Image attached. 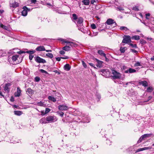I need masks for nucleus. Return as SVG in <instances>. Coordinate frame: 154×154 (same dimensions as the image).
Returning a JSON list of instances; mask_svg holds the SVG:
<instances>
[{
	"mask_svg": "<svg viewBox=\"0 0 154 154\" xmlns=\"http://www.w3.org/2000/svg\"><path fill=\"white\" fill-rule=\"evenodd\" d=\"M46 118L47 123L54 122L56 121L57 120L56 117L54 116H49L47 117Z\"/></svg>",
	"mask_w": 154,
	"mask_h": 154,
	"instance_id": "1",
	"label": "nucleus"
},
{
	"mask_svg": "<svg viewBox=\"0 0 154 154\" xmlns=\"http://www.w3.org/2000/svg\"><path fill=\"white\" fill-rule=\"evenodd\" d=\"M112 74L113 79H119L121 77V74L115 70H112Z\"/></svg>",
	"mask_w": 154,
	"mask_h": 154,
	"instance_id": "2",
	"label": "nucleus"
},
{
	"mask_svg": "<svg viewBox=\"0 0 154 154\" xmlns=\"http://www.w3.org/2000/svg\"><path fill=\"white\" fill-rule=\"evenodd\" d=\"M10 5L11 8H15L19 6V4L14 0H11L10 1Z\"/></svg>",
	"mask_w": 154,
	"mask_h": 154,
	"instance_id": "3",
	"label": "nucleus"
},
{
	"mask_svg": "<svg viewBox=\"0 0 154 154\" xmlns=\"http://www.w3.org/2000/svg\"><path fill=\"white\" fill-rule=\"evenodd\" d=\"M83 19L82 17L78 18V19L76 21H74V22L78 26H81L83 25Z\"/></svg>",
	"mask_w": 154,
	"mask_h": 154,
	"instance_id": "4",
	"label": "nucleus"
},
{
	"mask_svg": "<svg viewBox=\"0 0 154 154\" xmlns=\"http://www.w3.org/2000/svg\"><path fill=\"white\" fill-rule=\"evenodd\" d=\"M131 42V38L130 36L128 35L124 36L122 41V43H127Z\"/></svg>",
	"mask_w": 154,
	"mask_h": 154,
	"instance_id": "5",
	"label": "nucleus"
},
{
	"mask_svg": "<svg viewBox=\"0 0 154 154\" xmlns=\"http://www.w3.org/2000/svg\"><path fill=\"white\" fill-rule=\"evenodd\" d=\"M151 135V134H145L143 135L140 137L138 140L137 143H140L143 140L144 138L148 137H150Z\"/></svg>",
	"mask_w": 154,
	"mask_h": 154,
	"instance_id": "6",
	"label": "nucleus"
},
{
	"mask_svg": "<svg viewBox=\"0 0 154 154\" xmlns=\"http://www.w3.org/2000/svg\"><path fill=\"white\" fill-rule=\"evenodd\" d=\"M69 108L67 106L64 105H60L58 106V109L60 110H67Z\"/></svg>",
	"mask_w": 154,
	"mask_h": 154,
	"instance_id": "7",
	"label": "nucleus"
},
{
	"mask_svg": "<svg viewBox=\"0 0 154 154\" xmlns=\"http://www.w3.org/2000/svg\"><path fill=\"white\" fill-rule=\"evenodd\" d=\"M106 23L109 25H114L113 27H115L117 26V24L114 22V20L112 19H108L106 22Z\"/></svg>",
	"mask_w": 154,
	"mask_h": 154,
	"instance_id": "8",
	"label": "nucleus"
},
{
	"mask_svg": "<svg viewBox=\"0 0 154 154\" xmlns=\"http://www.w3.org/2000/svg\"><path fill=\"white\" fill-rule=\"evenodd\" d=\"M23 10L22 11V15L24 16H26L27 14L28 11H30V9H28L26 7L24 6L23 8Z\"/></svg>",
	"mask_w": 154,
	"mask_h": 154,
	"instance_id": "9",
	"label": "nucleus"
},
{
	"mask_svg": "<svg viewBox=\"0 0 154 154\" xmlns=\"http://www.w3.org/2000/svg\"><path fill=\"white\" fill-rule=\"evenodd\" d=\"M103 75L106 77H107L109 76L110 75V72L108 69H103L102 70Z\"/></svg>",
	"mask_w": 154,
	"mask_h": 154,
	"instance_id": "10",
	"label": "nucleus"
},
{
	"mask_svg": "<svg viewBox=\"0 0 154 154\" xmlns=\"http://www.w3.org/2000/svg\"><path fill=\"white\" fill-rule=\"evenodd\" d=\"M35 61L37 62L38 63H46V61L45 60L42 58L39 57H37L35 59Z\"/></svg>",
	"mask_w": 154,
	"mask_h": 154,
	"instance_id": "11",
	"label": "nucleus"
},
{
	"mask_svg": "<svg viewBox=\"0 0 154 154\" xmlns=\"http://www.w3.org/2000/svg\"><path fill=\"white\" fill-rule=\"evenodd\" d=\"M37 51H40L45 50V47L43 46H40L38 47L36 49Z\"/></svg>",
	"mask_w": 154,
	"mask_h": 154,
	"instance_id": "12",
	"label": "nucleus"
},
{
	"mask_svg": "<svg viewBox=\"0 0 154 154\" xmlns=\"http://www.w3.org/2000/svg\"><path fill=\"white\" fill-rule=\"evenodd\" d=\"M136 72V70L131 68H129L128 69L125 70V73H134Z\"/></svg>",
	"mask_w": 154,
	"mask_h": 154,
	"instance_id": "13",
	"label": "nucleus"
},
{
	"mask_svg": "<svg viewBox=\"0 0 154 154\" xmlns=\"http://www.w3.org/2000/svg\"><path fill=\"white\" fill-rule=\"evenodd\" d=\"M21 91L19 88H17V91L15 93V97H19L20 95Z\"/></svg>",
	"mask_w": 154,
	"mask_h": 154,
	"instance_id": "14",
	"label": "nucleus"
},
{
	"mask_svg": "<svg viewBox=\"0 0 154 154\" xmlns=\"http://www.w3.org/2000/svg\"><path fill=\"white\" fill-rule=\"evenodd\" d=\"M98 53L101 56L105 57L106 59H107L106 57V54L104 53L103 51L102 50H99L98 51Z\"/></svg>",
	"mask_w": 154,
	"mask_h": 154,
	"instance_id": "15",
	"label": "nucleus"
},
{
	"mask_svg": "<svg viewBox=\"0 0 154 154\" xmlns=\"http://www.w3.org/2000/svg\"><path fill=\"white\" fill-rule=\"evenodd\" d=\"M71 69V66L69 65L68 64H65L64 66V70L67 71H69Z\"/></svg>",
	"mask_w": 154,
	"mask_h": 154,
	"instance_id": "16",
	"label": "nucleus"
},
{
	"mask_svg": "<svg viewBox=\"0 0 154 154\" xmlns=\"http://www.w3.org/2000/svg\"><path fill=\"white\" fill-rule=\"evenodd\" d=\"M139 83L144 87H146L148 85L147 82L146 81H141L139 82Z\"/></svg>",
	"mask_w": 154,
	"mask_h": 154,
	"instance_id": "17",
	"label": "nucleus"
},
{
	"mask_svg": "<svg viewBox=\"0 0 154 154\" xmlns=\"http://www.w3.org/2000/svg\"><path fill=\"white\" fill-rule=\"evenodd\" d=\"M58 40H59L61 41V42H62V44L65 43H67L68 44H69L70 42L68 41L66 39H63L62 38H59L58 39Z\"/></svg>",
	"mask_w": 154,
	"mask_h": 154,
	"instance_id": "18",
	"label": "nucleus"
},
{
	"mask_svg": "<svg viewBox=\"0 0 154 154\" xmlns=\"http://www.w3.org/2000/svg\"><path fill=\"white\" fill-rule=\"evenodd\" d=\"M120 29L125 32L129 31V29L127 27L124 26H122L120 27Z\"/></svg>",
	"mask_w": 154,
	"mask_h": 154,
	"instance_id": "19",
	"label": "nucleus"
},
{
	"mask_svg": "<svg viewBox=\"0 0 154 154\" xmlns=\"http://www.w3.org/2000/svg\"><path fill=\"white\" fill-rule=\"evenodd\" d=\"M10 85V84L8 83L5 84L4 89L5 91H9V88L8 87Z\"/></svg>",
	"mask_w": 154,
	"mask_h": 154,
	"instance_id": "20",
	"label": "nucleus"
},
{
	"mask_svg": "<svg viewBox=\"0 0 154 154\" xmlns=\"http://www.w3.org/2000/svg\"><path fill=\"white\" fill-rule=\"evenodd\" d=\"M82 2L85 5H88L90 3V1L89 0H83Z\"/></svg>",
	"mask_w": 154,
	"mask_h": 154,
	"instance_id": "21",
	"label": "nucleus"
},
{
	"mask_svg": "<svg viewBox=\"0 0 154 154\" xmlns=\"http://www.w3.org/2000/svg\"><path fill=\"white\" fill-rule=\"evenodd\" d=\"M40 122L42 124L47 123V121L46 120V118H42L40 120Z\"/></svg>",
	"mask_w": 154,
	"mask_h": 154,
	"instance_id": "22",
	"label": "nucleus"
},
{
	"mask_svg": "<svg viewBox=\"0 0 154 154\" xmlns=\"http://www.w3.org/2000/svg\"><path fill=\"white\" fill-rule=\"evenodd\" d=\"M70 47L69 46H66L63 48L62 49L66 51H68L70 50Z\"/></svg>",
	"mask_w": 154,
	"mask_h": 154,
	"instance_id": "23",
	"label": "nucleus"
},
{
	"mask_svg": "<svg viewBox=\"0 0 154 154\" xmlns=\"http://www.w3.org/2000/svg\"><path fill=\"white\" fill-rule=\"evenodd\" d=\"M14 113L15 115L20 116L22 115V112L20 111H14Z\"/></svg>",
	"mask_w": 154,
	"mask_h": 154,
	"instance_id": "24",
	"label": "nucleus"
},
{
	"mask_svg": "<svg viewBox=\"0 0 154 154\" xmlns=\"http://www.w3.org/2000/svg\"><path fill=\"white\" fill-rule=\"evenodd\" d=\"M48 99L49 100L53 101L54 102L56 101V99L54 97L51 96H49Z\"/></svg>",
	"mask_w": 154,
	"mask_h": 154,
	"instance_id": "25",
	"label": "nucleus"
},
{
	"mask_svg": "<svg viewBox=\"0 0 154 154\" xmlns=\"http://www.w3.org/2000/svg\"><path fill=\"white\" fill-rule=\"evenodd\" d=\"M73 19H72V21L74 22V21H76L78 18L77 15L75 14H74L72 15Z\"/></svg>",
	"mask_w": 154,
	"mask_h": 154,
	"instance_id": "26",
	"label": "nucleus"
},
{
	"mask_svg": "<svg viewBox=\"0 0 154 154\" xmlns=\"http://www.w3.org/2000/svg\"><path fill=\"white\" fill-rule=\"evenodd\" d=\"M0 27L5 30H8L9 28L8 27L4 25L2 23H0Z\"/></svg>",
	"mask_w": 154,
	"mask_h": 154,
	"instance_id": "27",
	"label": "nucleus"
},
{
	"mask_svg": "<svg viewBox=\"0 0 154 154\" xmlns=\"http://www.w3.org/2000/svg\"><path fill=\"white\" fill-rule=\"evenodd\" d=\"M96 60L98 63V65H97V67H100L102 65V62L101 61H100L97 59H96Z\"/></svg>",
	"mask_w": 154,
	"mask_h": 154,
	"instance_id": "28",
	"label": "nucleus"
},
{
	"mask_svg": "<svg viewBox=\"0 0 154 154\" xmlns=\"http://www.w3.org/2000/svg\"><path fill=\"white\" fill-rule=\"evenodd\" d=\"M19 56L18 55H14L12 57V59L14 61H15L17 60V58Z\"/></svg>",
	"mask_w": 154,
	"mask_h": 154,
	"instance_id": "29",
	"label": "nucleus"
},
{
	"mask_svg": "<svg viewBox=\"0 0 154 154\" xmlns=\"http://www.w3.org/2000/svg\"><path fill=\"white\" fill-rule=\"evenodd\" d=\"M126 49L127 48L126 47H121L120 50L121 53H123Z\"/></svg>",
	"mask_w": 154,
	"mask_h": 154,
	"instance_id": "30",
	"label": "nucleus"
},
{
	"mask_svg": "<svg viewBox=\"0 0 154 154\" xmlns=\"http://www.w3.org/2000/svg\"><path fill=\"white\" fill-rule=\"evenodd\" d=\"M132 38L135 40H138L140 39V36L138 35H134L133 36Z\"/></svg>",
	"mask_w": 154,
	"mask_h": 154,
	"instance_id": "31",
	"label": "nucleus"
},
{
	"mask_svg": "<svg viewBox=\"0 0 154 154\" xmlns=\"http://www.w3.org/2000/svg\"><path fill=\"white\" fill-rule=\"evenodd\" d=\"M27 92L29 94L34 93L33 91L30 88H29L27 89Z\"/></svg>",
	"mask_w": 154,
	"mask_h": 154,
	"instance_id": "32",
	"label": "nucleus"
},
{
	"mask_svg": "<svg viewBox=\"0 0 154 154\" xmlns=\"http://www.w3.org/2000/svg\"><path fill=\"white\" fill-rule=\"evenodd\" d=\"M46 55L47 57H48L49 58H51L53 57V55L51 53H47V54H46Z\"/></svg>",
	"mask_w": 154,
	"mask_h": 154,
	"instance_id": "33",
	"label": "nucleus"
},
{
	"mask_svg": "<svg viewBox=\"0 0 154 154\" xmlns=\"http://www.w3.org/2000/svg\"><path fill=\"white\" fill-rule=\"evenodd\" d=\"M98 0H91V4H94V3H97L98 2Z\"/></svg>",
	"mask_w": 154,
	"mask_h": 154,
	"instance_id": "34",
	"label": "nucleus"
},
{
	"mask_svg": "<svg viewBox=\"0 0 154 154\" xmlns=\"http://www.w3.org/2000/svg\"><path fill=\"white\" fill-rule=\"evenodd\" d=\"M153 89L152 87H149L147 88V91L148 92H152Z\"/></svg>",
	"mask_w": 154,
	"mask_h": 154,
	"instance_id": "35",
	"label": "nucleus"
},
{
	"mask_svg": "<svg viewBox=\"0 0 154 154\" xmlns=\"http://www.w3.org/2000/svg\"><path fill=\"white\" fill-rule=\"evenodd\" d=\"M57 113L60 116H61V117H63L64 115V112H57Z\"/></svg>",
	"mask_w": 154,
	"mask_h": 154,
	"instance_id": "36",
	"label": "nucleus"
},
{
	"mask_svg": "<svg viewBox=\"0 0 154 154\" xmlns=\"http://www.w3.org/2000/svg\"><path fill=\"white\" fill-rule=\"evenodd\" d=\"M152 148V147L151 146H149L147 147H144L143 148V151L146 150H148V149H151Z\"/></svg>",
	"mask_w": 154,
	"mask_h": 154,
	"instance_id": "37",
	"label": "nucleus"
},
{
	"mask_svg": "<svg viewBox=\"0 0 154 154\" xmlns=\"http://www.w3.org/2000/svg\"><path fill=\"white\" fill-rule=\"evenodd\" d=\"M50 111V109L48 108H46L45 109V113L43 114V115H45L46 114H47L48 113V112H49Z\"/></svg>",
	"mask_w": 154,
	"mask_h": 154,
	"instance_id": "38",
	"label": "nucleus"
},
{
	"mask_svg": "<svg viewBox=\"0 0 154 154\" xmlns=\"http://www.w3.org/2000/svg\"><path fill=\"white\" fill-rule=\"evenodd\" d=\"M37 2L36 0H31L30 1H29L27 2H30L32 3H34L35 4Z\"/></svg>",
	"mask_w": 154,
	"mask_h": 154,
	"instance_id": "39",
	"label": "nucleus"
},
{
	"mask_svg": "<svg viewBox=\"0 0 154 154\" xmlns=\"http://www.w3.org/2000/svg\"><path fill=\"white\" fill-rule=\"evenodd\" d=\"M129 45L131 46L132 48H137V45L136 44H133L132 43H130L129 44Z\"/></svg>",
	"mask_w": 154,
	"mask_h": 154,
	"instance_id": "40",
	"label": "nucleus"
},
{
	"mask_svg": "<svg viewBox=\"0 0 154 154\" xmlns=\"http://www.w3.org/2000/svg\"><path fill=\"white\" fill-rule=\"evenodd\" d=\"M91 28L93 29H94L96 28V25L94 23L92 24L91 25Z\"/></svg>",
	"mask_w": 154,
	"mask_h": 154,
	"instance_id": "41",
	"label": "nucleus"
},
{
	"mask_svg": "<svg viewBox=\"0 0 154 154\" xmlns=\"http://www.w3.org/2000/svg\"><path fill=\"white\" fill-rule=\"evenodd\" d=\"M40 71L41 72H42V73H45L46 74H48V72L47 71H45L43 69H41L40 70Z\"/></svg>",
	"mask_w": 154,
	"mask_h": 154,
	"instance_id": "42",
	"label": "nucleus"
},
{
	"mask_svg": "<svg viewBox=\"0 0 154 154\" xmlns=\"http://www.w3.org/2000/svg\"><path fill=\"white\" fill-rule=\"evenodd\" d=\"M27 53H29L30 54H33L35 52V51H28L26 52Z\"/></svg>",
	"mask_w": 154,
	"mask_h": 154,
	"instance_id": "43",
	"label": "nucleus"
},
{
	"mask_svg": "<svg viewBox=\"0 0 154 154\" xmlns=\"http://www.w3.org/2000/svg\"><path fill=\"white\" fill-rule=\"evenodd\" d=\"M69 45L71 47H73L75 46V44L72 42H70L69 44Z\"/></svg>",
	"mask_w": 154,
	"mask_h": 154,
	"instance_id": "44",
	"label": "nucleus"
},
{
	"mask_svg": "<svg viewBox=\"0 0 154 154\" xmlns=\"http://www.w3.org/2000/svg\"><path fill=\"white\" fill-rule=\"evenodd\" d=\"M134 66H141V65H140V62H137L134 64Z\"/></svg>",
	"mask_w": 154,
	"mask_h": 154,
	"instance_id": "45",
	"label": "nucleus"
},
{
	"mask_svg": "<svg viewBox=\"0 0 154 154\" xmlns=\"http://www.w3.org/2000/svg\"><path fill=\"white\" fill-rule=\"evenodd\" d=\"M140 42L142 44H145L146 43V41L143 39H141L140 40Z\"/></svg>",
	"mask_w": 154,
	"mask_h": 154,
	"instance_id": "46",
	"label": "nucleus"
},
{
	"mask_svg": "<svg viewBox=\"0 0 154 154\" xmlns=\"http://www.w3.org/2000/svg\"><path fill=\"white\" fill-rule=\"evenodd\" d=\"M59 53L63 55L65 54V52L63 50H60L59 51Z\"/></svg>",
	"mask_w": 154,
	"mask_h": 154,
	"instance_id": "47",
	"label": "nucleus"
},
{
	"mask_svg": "<svg viewBox=\"0 0 154 154\" xmlns=\"http://www.w3.org/2000/svg\"><path fill=\"white\" fill-rule=\"evenodd\" d=\"M133 10L134 11H139V9L138 7L137 6H135L133 8Z\"/></svg>",
	"mask_w": 154,
	"mask_h": 154,
	"instance_id": "48",
	"label": "nucleus"
},
{
	"mask_svg": "<svg viewBox=\"0 0 154 154\" xmlns=\"http://www.w3.org/2000/svg\"><path fill=\"white\" fill-rule=\"evenodd\" d=\"M82 65H83V66L85 68H86L87 67V65L86 64V63H85V62L83 61H82Z\"/></svg>",
	"mask_w": 154,
	"mask_h": 154,
	"instance_id": "49",
	"label": "nucleus"
},
{
	"mask_svg": "<svg viewBox=\"0 0 154 154\" xmlns=\"http://www.w3.org/2000/svg\"><path fill=\"white\" fill-rule=\"evenodd\" d=\"M146 18L147 19H149V18L148 17H149L150 16V14L149 13H147L146 14Z\"/></svg>",
	"mask_w": 154,
	"mask_h": 154,
	"instance_id": "50",
	"label": "nucleus"
},
{
	"mask_svg": "<svg viewBox=\"0 0 154 154\" xmlns=\"http://www.w3.org/2000/svg\"><path fill=\"white\" fill-rule=\"evenodd\" d=\"M35 79L36 82H38L40 80V79L39 77H36L35 78Z\"/></svg>",
	"mask_w": 154,
	"mask_h": 154,
	"instance_id": "51",
	"label": "nucleus"
},
{
	"mask_svg": "<svg viewBox=\"0 0 154 154\" xmlns=\"http://www.w3.org/2000/svg\"><path fill=\"white\" fill-rule=\"evenodd\" d=\"M17 53L19 54H21L25 53H26V52L23 51H19Z\"/></svg>",
	"mask_w": 154,
	"mask_h": 154,
	"instance_id": "52",
	"label": "nucleus"
},
{
	"mask_svg": "<svg viewBox=\"0 0 154 154\" xmlns=\"http://www.w3.org/2000/svg\"><path fill=\"white\" fill-rule=\"evenodd\" d=\"M33 57V56L32 54H30L29 56V59L30 60H31Z\"/></svg>",
	"mask_w": 154,
	"mask_h": 154,
	"instance_id": "53",
	"label": "nucleus"
},
{
	"mask_svg": "<svg viewBox=\"0 0 154 154\" xmlns=\"http://www.w3.org/2000/svg\"><path fill=\"white\" fill-rule=\"evenodd\" d=\"M61 59H68L69 58V57L67 56H64V57H61Z\"/></svg>",
	"mask_w": 154,
	"mask_h": 154,
	"instance_id": "54",
	"label": "nucleus"
},
{
	"mask_svg": "<svg viewBox=\"0 0 154 154\" xmlns=\"http://www.w3.org/2000/svg\"><path fill=\"white\" fill-rule=\"evenodd\" d=\"M143 151V148H139V149H138L137 150L136 152H140L141 151Z\"/></svg>",
	"mask_w": 154,
	"mask_h": 154,
	"instance_id": "55",
	"label": "nucleus"
},
{
	"mask_svg": "<svg viewBox=\"0 0 154 154\" xmlns=\"http://www.w3.org/2000/svg\"><path fill=\"white\" fill-rule=\"evenodd\" d=\"M61 57H57L56 58V60H57L58 61H60V60H61Z\"/></svg>",
	"mask_w": 154,
	"mask_h": 154,
	"instance_id": "56",
	"label": "nucleus"
},
{
	"mask_svg": "<svg viewBox=\"0 0 154 154\" xmlns=\"http://www.w3.org/2000/svg\"><path fill=\"white\" fill-rule=\"evenodd\" d=\"M38 105L42 106L44 105L43 103L41 102H39L38 103Z\"/></svg>",
	"mask_w": 154,
	"mask_h": 154,
	"instance_id": "57",
	"label": "nucleus"
},
{
	"mask_svg": "<svg viewBox=\"0 0 154 154\" xmlns=\"http://www.w3.org/2000/svg\"><path fill=\"white\" fill-rule=\"evenodd\" d=\"M10 100L11 102H13L14 101V98L13 97H11Z\"/></svg>",
	"mask_w": 154,
	"mask_h": 154,
	"instance_id": "58",
	"label": "nucleus"
},
{
	"mask_svg": "<svg viewBox=\"0 0 154 154\" xmlns=\"http://www.w3.org/2000/svg\"><path fill=\"white\" fill-rule=\"evenodd\" d=\"M131 50L133 52L136 53L137 52L134 49H131Z\"/></svg>",
	"mask_w": 154,
	"mask_h": 154,
	"instance_id": "59",
	"label": "nucleus"
},
{
	"mask_svg": "<svg viewBox=\"0 0 154 154\" xmlns=\"http://www.w3.org/2000/svg\"><path fill=\"white\" fill-rule=\"evenodd\" d=\"M3 95L1 92L0 91V97H1Z\"/></svg>",
	"mask_w": 154,
	"mask_h": 154,
	"instance_id": "60",
	"label": "nucleus"
},
{
	"mask_svg": "<svg viewBox=\"0 0 154 154\" xmlns=\"http://www.w3.org/2000/svg\"><path fill=\"white\" fill-rule=\"evenodd\" d=\"M46 51L47 52H51V50H46L45 51Z\"/></svg>",
	"mask_w": 154,
	"mask_h": 154,
	"instance_id": "61",
	"label": "nucleus"
},
{
	"mask_svg": "<svg viewBox=\"0 0 154 154\" xmlns=\"http://www.w3.org/2000/svg\"><path fill=\"white\" fill-rule=\"evenodd\" d=\"M149 100L147 101H149V100H150L152 98V97L151 96H149L148 97Z\"/></svg>",
	"mask_w": 154,
	"mask_h": 154,
	"instance_id": "62",
	"label": "nucleus"
},
{
	"mask_svg": "<svg viewBox=\"0 0 154 154\" xmlns=\"http://www.w3.org/2000/svg\"><path fill=\"white\" fill-rule=\"evenodd\" d=\"M89 64L91 66H93V64L92 63H89Z\"/></svg>",
	"mask_w": 154,
	"mask_h": 154,
	"instance_id": "63",
	"label": "nucleus"
},
{
	"mask_svg": "<svg viewBox=\"0 0 154 154\" xmlns=\"http://www.w3.org/2000/svg\"><path fill=\"white\" fill-rule=\"evenodd\" d=\"M151 59L152 60H154V57H152L151 58Z\"/></svg>",
	"mask_w": 154,
	"mask_h": 154,
	"instance_id": "64",
	"label": "nucleus"
}]
</instances>
